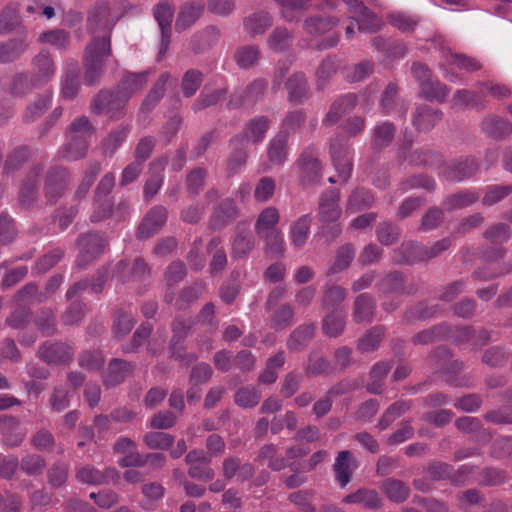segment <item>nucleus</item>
<instances>
[{"instance_id": "1", "label": "nucleus", "mask_w": 512, "mask_h": 512, "mask_svg": "<svg viewBox=\"0 0 512 512\" xmlns=\"http://www.w3.org/2000/svg\"><path fill=\"white\" fill-rule=\"evenodd\" d=\"M342 211L339 207V194L335 190L323 193L318 205L320 232L329 241L336 239L342 232L339 224Z\"/></svg>"}, {"instance_id": "2", "label": "nucleus", "mask_w": 512, "mask_h": 512, "mask_svg": "<svg viewBox=\"0 0 512 512\" xmlns=\"http://www.w3.org/2000/svg\"><path fill=\"white\" fill-rule=\"evenodd\" d=\"M111 55V47L107 37L100 40H91L85 48L83 65L85 68L84 82L95 85L99 82L106 58Z\"/></svg>"}, {"instance_id": "3", "label": "nucleus", "mask_w": 512, "mask_h": 512, "mask_svg": "<svg viewBox=\"0 0 512 512\" xmlns=\"http://www.w3.org/2000/svg\"><path fill=\"white\" fill-rule=\"evenodd\" d=\"M352 130L344 128L338 131L330 143V155L338 172L337 178L330 177L328 181L332 184L337 182L346 183L351 175L349 154L351 149Z\"/></svg>"}, {"instance_id": "4", "label": "nucleus", "mask_w": 512, "mask_h": 512, "mask_svg": "<svg viewBox=\"0 0 512 512\" xmlns=\"http://www.w3.org/2000/svg\"><path fill=\"white\" fill-rule=\"evenodd\" d=\"M118 18L107 3L97 4L89 13L87 29L92 34L91 40L108 38L111 45V32Z\"/></svg>"}, {"instance_id": "5", "label": "nucleus", "mask_w": 512, "mask_h": 512, "mask_svg": "<svg viewBox=\"0 0 512 512\" xmlns=\"http://www.w3.org/2000/svg\"><path fill=\"white\" fill-rule=\"evenodd\" d=\"M107 243L105 236L97 232L80 235L77 240L79 254L76 266L80 269L87 267L104 252Z\"/></svg>"}, {"instance_id": "6", "label": "nucleus", "mask_w": 512, "mask_h": 512, "mask_svg": "<svg viewBox=\"0 0 512 512\" xmlns=\"http://www.w3.org/2000/svg\"><path fill=\"white\" fill-rule=\"evenodd\" d=\"M299 169V181L302 185H314L322 176V162L319 158V150L308 146L300 154L296 161Z\"/></svg>"}, {"instance_id": "7", "label": "nucleus", "mask_w": 512, "mask_h": 512, "mask_svg": "<svg viewBox=\"0 0 512 512\" xmlns=\"http://www.w3.org/2000/svg\"><path fill=\"white\" fill-rule=\"evenodd\" d=\"M128 100L127 95L121 94L117 89L114 92L100 91L93 99L91 108L97 114L119 119L124 115Z\"/></svg>"}, {"instance_id": "8", "label": "nucleus", "mask_w": 512, "mask_h": 512, "mask_svg": "<svg viewBox=\"0 0 512 512\" xmlns=\"http://www.w3.org/2000/svg\"><path fill=\"white\" fill-rule=\"evenodd\" d=\"M479 165L473 157H459L441 164L439 176L448 181L460 182L472 177L478 171Z\"/></svg>"}, {"instance_id": "9", "label": "nucleus", "mask_w": 512, "mask_h": 512, "mask_svg": "<svg viewBox=\"0 0 512 512\" xmlns=\"http://www.w3.org/2000/svg\"><path fill=\"white\" fill-rule=\"evenodd\" d=\"M192 325L193 322L191 320H185L183 318H176L172 322L173 336L170 343L171 357L180 361L185 366L193 363L197 359V356L193 353H183L182 342L190 331Z\"/></svg>"}, {"instance_id": "10", "label": "nucleus", "mask_w": 512, "mask_h": 512, "mask_svg": "<svg viewBox=\"0 0 512 512\" xmlns=\"http://www.w3.org/2000/svg\"><path fill=\"white\" fill-rule=\"evenodd\" d=\"M75 478L78 482L86 485H105L110 482H117L119 473L112 467L100 470L93 465L86 464L76 468Z\"/></svg>"}, {"instance_id": "11", "label": "nucleus", "mask_w": 512, "mask_h": 512, "mask_svg": "<svg viewBox=\"0 0 512 512\" xmlns=\"http://www.w3.org/2000/svg\"><path fill=\"white\" fill-rule=\"evenodd\" d=\"M41 360L50 365H67L74 356V348L63 342L47 341L38 349Z\"/></svg>"}, {"instance_id": "12", "label": "nucleus", "mask_w": 512, "mask_h": 512, "mask_svg": "<svg viewBox=\"0 0 512 512\" xmlns=\"http://www.w3.org/2000/svg\"><path fill=\"white\" fill-rule=\"evenodd\" d=\"M56 64L52 55L41 50L32 58V78L35 86H44L55 76Z\"/></svg>"}, {"instance_id": "13", "label": "nucleus", "mask_w": 512, "mask_h": 512, "mask_svg": "<svg viewBox=\"0 0 512 512\" xmlns=\"http://www.w3.org/2000/svg\"><path fill=\"white\" fill-rule=\"evenodd\" d=\"M268 83L265 79L258 78L253 80L246 88L235 91L227 103L229 109H236L243 104H251L263 97Z\"/></svg>"}, {"instance_id": "14", "label": "nucleus", "mask_w": 512, "mask_h": 512, "mask_svg": "<svg viewBox=\"0 0 512 512\" xmlns=\"http://www.w3.org/2000/svg\"><path fill=\"white\" fill-rule=\"evenodd\" d=\"M270 127V119L267 116H256L248 121L241 135L233 137V143L246 144L249 142L261 143Z\"/></svg>"}, {"instance_id": "15", "label": "nucleus", "mask_w": 512, "mask_h": 512, "mask_svg": "<svg viewBox=\"0 0 512 512\" xmlns=\"http://www.w3.org/2000/svg\"><path fill=\"white\" fill-rule=\"evenodd\" d=\"M43 165H33L27 172L19 190L18 201L24 208L31 207L38 198L39 177L42 174Z\"/></svg>"}, {"instance_id": "16", "label": "nucleus", "mask_w": 512, "mask_h": 512, "mask_svg": "<svg viewBox=\"0 0 512 512\" xmlns=\"http://www.w3.org/2000/svg\"><path fill=\"white\" fill-rule=\"evenodd\" d=\"M167 214V209L163 206L150 209L138 227L137 237L147 239L160 231L167 221Z\"/></svg>"}, {"instance_id": "17", "label": "nucleus", "mask_w": 512, "mask_h": 512, "mask_svg": "<svg viewBox=\"0 0 512 512\" xmlns=\"http://www.w3.org/2000/svg\"><path fill=\"white\" fill-rule=\"evenodd\" d=\"M68 178V171L64 168L56 167L49 170L44 185L45 196L49 202L57 201L64 194Z\"/></svg>"}, {"instance_id": "18", "label": "nucleus", "mask_w": 512, "mask_h": 512, "mask_svg": "<svg viewBox=\"0 0 512 512\" xmlns=\"http://www.w3.org/2000/svg\"><path fill=\"white\" fill-rule=\"evenodd\" d=\"M173 15V8L167 1H161L154 8V17L161 30L160 53H164L170 44Z\"/></svg>"}, {"instance_id": "19", "label": "nucleus", "mask_w": 512, "mask_h": 512, "mask_svg": "<svg viewBox=\"0 0 512 512\" xmlns=\"http://www.w3.org/2000/svg\"><path fill=\"white\" fill-rule=\"evenodd\" d=\"M443 118L441 110L422 104L416 107L412 124L418 132L431 131Z\"/></svg>"}, {"instance_id": "20", "label": "nucleus", "mask_w": 512, "mask_h": 512, "mask_svg": "<svg viewBox=\"0 0 512 512\" xmlns=\"http://www.w3.org/2000/svg\"><path fill=\"white\" fill-rule=\"evenodd\" d=\"M377 288L383 295H409L415 291L413 286H405L404 275L401 272L387 274L377 283Z\"/></svg>"}, {"instance_id": "21", "label": "nucleus", "mask_w": 512, "mask_h": 512, "mask_svg": "<svg viewBox=\"0 0 512 512\" xmlns=\"http://www.w3.org/2000/svg\"><path fill=\"white\" fill-rule=\"evenodd\" d=\"M287 99L294 104H301L310 96V87L304 73L296 72L286 81Z\"/></svg>"}, {"instance_id": "22", "label": "nucleus", "mask_w": 512, "mask_h": 512, "mask_svg": "<svg viewBox=\"0 0 512 512\" xmlns=\"http://www.w3.org/2000/svg\"><path fill=\"white\" fill-rule=\"evenodd\" d=\"M134 365L122 359H112L103 374V383L106 387H114L121 384L132 373Z\"/></svg>"}, {"instance_id": "23", "label": "nucleus", "mask_w": 512, "mask_h": 512, "mask_svg": "<svg viewBox=\"0 0 512 512\" xmlns=\"http://www.w3.org/2000/svg\"><path fill=\"white\" fill-rule=\"evenodd\" d=\"M254 246L255 241L251 233L247 229L237 226L231 240V257L236 260L246 259Z\"/></svg>"}, {"instance_id": "24", "label": "nucleus", "mask_w": 512, "mask_h": 512, "mask_svg": "<svg viewBox=\"0 0 512 512\" xmlns=\"http://www.w3.org/2000/svg\"><path fill=\"white\" fill-rule=\"evenodd\" d=\"M0 435L2 442L9 447L19 446L25 437V433L19 428L18 420L13 416L0 417Z\"/></svg>"}, {"instance_id": "25", "label": "nucleus", "mask_w": 512, "mask_h": 512, "mask_svg": "<svg viewBox=\"0 0 512 512\" xmlns=\"http://www.w3.org/2000/svg\"><path fill=\"white\" fill-rule=\"evenodd\" d=\"M354 21L360 31L367 33L377 32L382 26L381 20L357 0H354Z\"/></svg>"}, {"instance_id": "26", "label": "nucleus", "mask_w": 512, "mask_h": 512, "mask_svg": "<svg viewBox=\"0 0 512 512\" xmlns=\"http://www.w3.org/2000/svg\"><path fill=\"white\" fill-rule=\"evenodd\" d=\"M128 268V263L125 260H121L117 263L115 267V275L122 282L130 281V280H141L145 279L150 275V268L148 264L142 258H136L134 260L133 265L131 266L129 273L127 275L124 274L125 270Z\"/></svg>"}, {"instance_id": "27", "label": "nucleus", "mask_w": 512, "mask_h": 512, "mask_svg": "<svg viewBox=\"0 0 512 512\" xmlns=\"http://www.w3.org/2000/svg\"><path fill=\"white\" fill-rule=\"evenodd\" d=\"M288 138L284 132H278L267 147V156L271 165L282 166L288 157Z\"/></svg>"}, {"instance_id": "28", "label": "nucleus", "mask_w": 512, "mask_h": 512, "mask_svg": "<svg viewBox=\"0 0 512 512\" xmlns=\"http://www.w3.org/2000/svg\"><path fill=\"white\" fill-rule=\"evenodd\" d=\"M220 237H213L207 244V252L212 253L209 272L212 275L221 274L227 266L228 259Z\"/></svg>"}, {"instance_id": "29", "label": "nucleus", "mask_w": 512, "mask_h": 512, "mask_svg": "<svg viewBox=\"0 0 512 512\" xmlns=\"http://www.w3.org/2000/svg\"><path fill=\"white\" fill-rule=\"evenodd\" d=\"M311 224V214L301 215L292 222L289 229V237L296 249H301L305 245L310 233Z\"/></svg>"}, {"instance_id": "30", "label": "nucleus", "mask_w": 512, "mask_h": 512, "mask_svg": "<svg viewBox=\"0 0 512 512\" xmlns=\"http://www.w3.org/2000/svg\"><path fill=\"white\" fill-rule=\"evenodd\" d=\"M148 76L149 71H142L138 73L125 72L117 87V90L121 94L127 95V98L130 99L134 93L145 87L148 81Z\"/></svg>"}, {"instance_id": "31", "label": "nucleus", "mask_w": 512, "mask_h": 512, "mask_svg": "<svg viewBox=\"0 0 512 512\" xmlns=\"http://www.w3.org/2000/svg\"><path fill=\"white\" fill-rule=\"evenodd\" d=\"M68 142L58 151L60 158L75 161L83 158L88 149L87 139L83 135L68 137Z\"/></svg>"}, {"instance_id": "32", "label": "nucleus", "mask_w": 512, "mask_h": 512, "mask_svg": "<svg viewBox=\"0 0 512 512\" xmlns=\"http://www.w3.org/2000/svg\"><path fill=\"white\" fill-rule=\"evenodd\" d=\"M29 47V43L23 38H13L0 42V63H12L18 60Z\"/></svg>"}, {"instance_id": "33", "label": "nucleus", "mask_w": 512, "mask_h": 512, "mask_svg": "<svg viewBox=\"0 0 512 512\" xmlns=\"http://www.w3.org/2000/svg\"><path fill=\"white\" fill-rule=\"evenodd\" d=\"M279 221L280 214L278 209L274 206H268L257 216L254 224V231L257 236L276 231L278 230L277 225Z\"/></svg>"}, {"instance_id": "34", "label": "nucleus", "mask_w": 512, "mask_h": 512, "mask_svg": "<svg viewBox=\"0 0 512 512\" xmlns=\"http://www.w3.org/2000/svg\"><path fill=\"white\" fill-rule=\"evenodd\" d=\"M315 324H303L292 331L288 340L287 348L290 351H301L307 347L315 334Z\"/></svg>"}, {"instance_id": "35", "label": "nucleus", "mask_w": 512, "mask_h": 512, "mask_svg": "<svg viewBox=\"0 0 512 512\" xmlns=\"http://www.w3.org/2000/svg\"><path fill=\"white\" fill-rule=\"evenodd\" d=\"M481 128L487 135L496 139H503L512 133L511 122L499 116L486 117Z\"/></svg>"}, {"instance_id": "36", "label": "nucleus", "mask_w": 512, "mask_h": 512, "mask_svg": "<svg viewBox=\"0 0 512 512\" xmlns=\"http://www.w3.org/2000/svg\"><path fill=\"white\" fill-rule=\"evenodd\" d=\"M202 11L203 4L201 2H191L183 5L175 22L176 31L182 32L192 26L200 17Z\"/></svg>"}, {"instance_id": "37", "label": "nucleus", "mask_w": 512, "mask_h": 512, "mask_svg": "<svg viewBox=\"0 0 512 512\" xmlns=\"http://www.w3.org/2000/svg\"><path fill=\"white\" fill-rule=\"evenodd\" d=\"M166 164V158H158L150 164L151 169H155L156 172L151 174L144 185V195L147 198L154 197L161 188L164 181L163 171Z\"/></svg>"}, {"instance_id": "38", "label": "nucleus", "mask_w": 512, "mask_h": 512, "mask_svg": "<svg viewBox=\"0 0 512 512\" xmlns=\"http://www.w3.org/2000/svg\"><path fill=\"white\" fill-rule=\"evenodd\" d=\"M238 215V208L232 199L224 200L210 221V226L214 230L221 229L227 223L234 220Z\"/></svg>"}, {"instance_id": "39", "label": "nucleus", "mask_w": 512, "mask_h": 512, "mask_svg": "<svg viewBox=\"0 0 512 512\" xmlns=\"http://www.w3.org/2000/svg\"><path fill=\"white\" fill-rule=\"evenodd\" d=\"M420 96L428 101L442 103L450 93V89L438 79H430L422 83Z\"/></svg>"}, {"instance_id": "40", "label": "nucleus", "mask_w": 512, "mask_h": 512, "mask_svg": "<svg viewBox=\"0 0 512 512\" xmlns=\"http://www.w3.org/2000/svg\"><path fill=\"white\" fill-rule=\"evenodd\" d=\"M395 127L392 123L384 121L373 128L372 147L381 150L391 144L395 136Z\"/></svg>"}, {"instance_id": "41", "label": "nucleus", "mask_w": 512, "mask_h": 512, "mask_svg": "<svg viewBox=\"0 0 512 512\" xmlns=\"http://www.w3.org/2000/svg\"><path fill=\"white\" fill-rule=\"evenodd\" d=\"M352 108V98L344 96L336 100L323 118V125L332 126L349 114Z\"/></svg>"}, {"instance_id": "42", "label": "nucleus", "mask_w": 512, "mask_h": 512, "mask_svg": "<svg viewBox=\"0 0 512 512\" xmlns=\"http://www.w3.org/2000/svg\"><path fill=\"white\" fill-rule=\"evenodd\" d=\"M407 161L414 166H436L438 171L441 164H444L442 156L428 148L414 150L407 158Z\"/></svg>"}, {"instance_id": "43", "label": "nucleus", "mask_w": 512, "mask_h": 512, "mask_svg": "<svg viewBox=\"0 0 512 512\" xmlns=\"http://www.w3.org/2000/svg\"><path fill=\"white\" fill-rule=\"evenodd\" d=\"M350 451H340L333 464L335 481L341 488H344L350 482Z\"/></svg>"}, {"instance_id": "44", "label": "nucleus", "mask_w": 512, "mask_h": 512, "mask_svg": "<svg viewBox=\"0 0 512 512\" xmlns=\"http://www.w3.org/2000/svg\"><path fill=\"white\" fill-rule=\"evenodd\" d=\"M279 447L275 444H265L258 452L256 460L268 461V467L273 471H281L288 467L287 461L284 457H277Z\"/></svg>"}, {"instance_id": "45", "label": "nucleus", "mask_w": 512, "mask_h": 512, "mask_svg": "<svg viewBox=\"0 0 512 512\" xmlns=\"http://www.w3.org/2000/svg\"><path fill=\"white\" fill-rule=\"evenodd\" d=\"M392 364L388 361H379L370 371V380L367 383V390L374 394H379L384 385V379L391 370Z\"/></svg>"}, {"instance_id": "46", "label": "nucleus", "mask_w": 512, "mask_h": 512, "mask_svg": "<svg viewBox=\"0 0 512 512\" xmlns=\"http://www.w3.org/2000/svg\"><path fill=\"white\" fill-rule=\"evenodd\" d=\"M338 61L335 57L328 56L319 65L315 73V85L317 90H323L330 79L335 75Z\"/></svg>"}, {"instance_id": "47", "label": "nucleus", "mask_w": 512, "mask_h": 512, "mask_svg": "<svg viewBox=\"0 0 512 512\" xmlns=\"http://www.w3.org/2000/svg\"><path fill=\"white\" fill-rule=\"evenodd\" d=\"M443 57L448 65H455L457 68L467 72H475L482 68V64L476 58L465 54L453 53L449 49L443 51Z\"/></svg>"}, {"instance_id": "48", "label": "nucleus", "mask_w": 512, "mask_h": 512, "mask_svg": "<svg viewBox=\"0 0 512 512\" xmlns=\"http://www.w3.org/2000/svg\"><path fill=\"white\" fill-rule=\"evenodd\" d=\"M30 156V150L26 146L15 148L7 155L4 163L3 173L6 175L14 174L24 165Z\"/></svg>"}, {"instance_id": "49", "label": "nucleus", "mask_w": 512, "mask_h": 512, "mask_svg": "<svg viewBox=\"0 0 512 512\" xmlns=\"http://www.w3.org/2000/svg\"><path fill=\"white\" fill-rule=\"evenodd\" d=\"M382 487L388 499L395 503L404 502L410 494L409 486L398 479H387Z\"/></svg>"}, {"instance_id": "50", "label": "nucleus", "mask_w": 512, "mask_h": 512, "mask_svg": "<svg viewBox=\"0 0 512 512\" xmlns=\"http://www.w3.org/2000/svg\"><path fill=\"white\" fill-rule=\"evenodd\" d=\"M264 240L265 252L271 257H280L285 252V239L281 230H276L258 236Z\"/></svg>"}, {"instance_id": "51", "label": "nucleus", "mask_w": 512, "mask_h": 512, "mask_svg": "<svg viewBox=\"0 0 512 512\" xmlns=\"http://www.w3.org/2000/svg\"><path fill=\"white\" fill-rule=\"evenodd\" d=\"M261 391L254 386L239 388L234 394V402L237 406L247 409L257 406L261 400Z\"/></svg>"}, {"instance_id": "52", "label": "nucleus", "mask_w": 512, "mask_h": 512, "mask_svg": "<svg viewBox=\"0 0 512 512\" xmlns=\"http://www.w3.org/2000/svg\"><path fill=\"white\" fill-rule=\"evenodd\" d=\"M228 93L226 88H219L212 91L204 90L193 103L192 109L195 113L216 105L223 101Z\"/></svg>"}, {"instance_id": "53", "label": "nucleus", "mask_w": 512, "mask_h": 512, "mask_svg": "<svg viewBox=\"0 0 512 512\" xmlns=\"http://www.w3.org/2000/svg\"><path fill=\"white\" fill-rule=\"evenodd\" d=\"M272 25V17L268 12H257L244 20L245 30L252 34H263Z\"/></svg>"}, {"instance_id": "54", "label": "nucleus", "mask_w": 512, "mask_h": 512, "mask_svg": "<svg viewBox=\"0 0 512 512\" xmlns=\"http://www.w3.org/2000/svg\"><path fill=\"white\" fill-rule=\"evenodd\" d=\"M130 132L129 126H119L112 130L102 144L105 155L113 156L117 149L125 142Z\"/></svg>"}, {"instance_id": "55", "label": "nucleus", "mask_w": 512, "mask_h": 512, "mask_svg": "<svg viewBox=\"0 0 512 512\" xmlns=\"http://www.w3.org/2000/svg\"><path fill=\"white\" fill-rule=\"evenodd\" d=\"M170 78V75L168 73H162L157 80V82L154 84V86L149 91L148 95L146 96L145 100L142 103L141 109L143 111H150L152 110L156 104L162 99L165 93V86Z\"/></svg>"}, {"instance_id": "56", "label": "nucleus", "mask_w": 512, "mask_h": 512, "mask_svg": "<svg viewBox=\"0 0 512 512\" xmlns=\"http://www.w3.org/2000/svg\"><path fill=\"white\" fill-rule=\"evenodd\" d=\"M385 334L383 326H374L359 339L357 348L361 352H371L378 348Z\"/></svg>"}, {"instance_id": "57", "label": "nucleus", "mask_w": 512, "mask_h": 512, "mask_svg": "<svg viewBox=\"0 0 512 512\" xmlns=\"http://www.w3.org/2000/svg\"><path fill=\"white\" fill-rule=\"evenodd\" d=\"M480 195L471 190H462L458 193L450 195L444 202L448 210L462 209L475 203Z\"/></svg>"}, {"instance_id": "58", "label": "nucleus", "mask_w": 512, "mask_h": 512, "mask_svg": "<svg viewBox=\"0 0 512 512\" xmlns=\"http://www.w3.org/2000/svg\"><path fill=\"white\" fill-rule=\"evenodd\" d=\"M411 409V402L399 400L390 405L379 420L378 426L381 430L386 429L398 417Z\"/></svg>"}, {"instance_id": "59", "label": "nucleus", "mask_w": 512, "mask_h": 512, "mask_svg": "<svg viewBox=\"0 0 512 512\" xmlns=\"http://www.w3.org/2000/svg\"><path fill=\"white\" fill-rule=\"evenodd\" d=\"M232 152L227 160V170L230 174L238 172L247 162L246 144H235L233 138L230 140Z\"/></svg>"}, {"instance_id": "60", "label": "nucleus", "mask_w": 512, "mask_h": 512, "mask_svg": "<svg viewBox=\"0 0 512 512\" xmlns=\"http://www.w3.org/2000/svg\"><path fill=\"white\" fill-rule=\"evenodd\" d=\"M306 113L303 109H298L288 112L281 124L279 132H284L286 138H289L291 133H296L305 123Z\"/></svg>"}, {"instance_id": "61", "label": "nucleus", "mask_w": 512, "mask_h": 512, "mask_svg": "<svg viewBox=\"0 0 512 512\" xmlns=\"http://www.w3.org/2000/svg\"><path fill=\"white\" fill-rule=\"evenodd\" d=\"M261 57L257 46L248 45L240 47L235 53V61L239 67L248 69L255 66Z\"/></svg>"}, {"instance_id": "62", "label": "nucleus", "mask_w": 512, "mask_h": 512, "mask_svg": "<svg viewBox=\"0 0 512 512\" xmlns=\"http://www.w3.org/2000/svg\"><path fill=\"white\" fill-rule=\"evenodd\" d=\"M375 303L368 294H361L354 302V321L371 320Z\"/></svg>"}, {"instance_id": "63", "label": "nucleus", "mask_w": 512, "mask_h": 512, "mask_svg": "<svg viewBox=\"0 0 512 512\" xmlns=\"http://www.w3.org/2000/svg\"><path fill=\"white\" fill-rule=\"evenodd\" d=\"M294 309L290 304H282L275 310L270 319L272 328L282 330L293 324Z\"/></svg>"}, {"instance_id": "64", "label": "nucleus", "mask_w": 512, "mask_h": 512, "mask_svg": "<svg viewBox=\"0 0 512 512\" xmlns=\"http://www.w3.org/2000/svg\"><path fill=\"white\" fill-rule=\"evenodd\" d=\"M387 19L393 27L402 32L413 31L419 23L418 17L401 11L388 14Z\"/></svg>"}]
</instances>
